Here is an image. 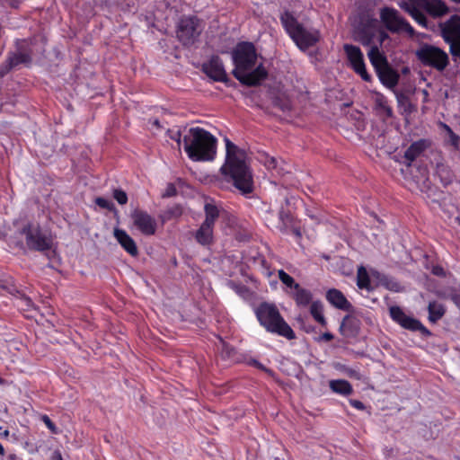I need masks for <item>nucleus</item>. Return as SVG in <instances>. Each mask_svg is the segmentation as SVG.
<instances>
[{
	"mask_svg": "<svg viewBox=\"0 0 460 460\" xmlns=\"http://www.w3.org/2000/svg\"><path fill=\"white\" fill-rule=\"evenodd\" d=\"M441 126L447 134L448 143L451 146H453L456 150H460V137L456 135L447 125L441 124Z\"/></svg>",
	"mask_w": 460,
	"mask_h": 460,
	"instance_id": "c756f323",
	"label": "nucleus"
},
{
	"mask_svg": "<svg viewBox=\"0 0 460 460\" xmlns=\"http://www.w3.org/2000/svg\"><path fill=\"white\" fill-rule=\"evenodd\" d=\"M451 47V52L455 56H460V40L455 42H448Z\"/></svg>",
	"mask_w": 460,
	"mask_h": 460,
	"instance_id": "e433bc0d",
	"label": "nucleus"
},
{
	"mask_svg": "<svg viewBox=\"0 0 460 460\" xmlns=\"http://www.w3.org/2000/svg\"><path fill=\"white\" fill-rule=\"evenodd\" d=\"M28 59L27 58L24 56V55H18V56H15L13 58H12L11 60V64L12 65H17L19 63H23V62H26Z\"/></svg>",
	"mask_w": 460,
	"mask_h": 460,
	"instance_id": "ea45409f",
	"label": "nucleus"
},
{
	"mask_svg": "<svg viewBox=\"0 0 460 460\" xmlns=\"http://www.w3.org/2000/svg\"><path fill=\"white\" fill-rule=\"evenodd\" d=\"M234 65L233 74L237 80L247 85H255L266 77L267 72L259 62L254 46L243 42L232 53Z\"/></svg>",
	"mask_w": 460,
	"mask_h": 460,
	"instance_id": "f257e3e1",
	"label": "nucleus"
},
{
	"mask_svg": "<svg viewBox=\"0 0 460 460\" xmlns=\"http://www.w3.org/2000/svg\"><path fill=\"white\" fill-rule=\"evenodd\" d=\"M205 220L203 224H207L214 227L215 221L219 217L221 208L214 202L208 201L204 206Z\"/></svg>",
	"mask_w": 460,
	"mask_h": 460,
	"instance_id": "4be33fe9",
	"label": "nucleus"
},
{
	"mask_svg": "<svg viewBox=\"0 0 460 460\" xmlns=\"http://www.w3.org/2000/svg\"><path fill=\"white\" fill-rule=\"evenodd\" d=\"M426 145L425 142L420 140L414 142L405 152V158L410 162L415 160L417 156L424 150Z\"/></svg>",
	"mask_w": 460,
	"mask_h": 460,
	"instance_id": "a878e982",
	"label": "nucleus"
},
{
	"mask_svg": "<svg viewBox=\"0 0 460 460\" xmlns=\"http://www.w3.org/2000/svg\"><path fill=\"white\" fill-rule=\"evenodd\" d=\"M0 455L1 456H4V447L2 446V444L0 443Z\"/></svg>",
	"mask_w": 460,
	"mask_h": 460,
	"instance_id": "09e8293b",
	"label": "nucleus"
},
{
	"mask_svg": "<svg viewBox=\"0 0 460 460\" xmlns=\"http://www.w3.org/2000/svg\"><path fill=\"white\" fill-rule=\"evenodd\" d=\"M425 10L433 17H439L448 12L447 6L440 0H422L419 4L418 10Z\"/></svg>",
	"mask_w": 460,
	"mask_h": 460,
	"instance_id": "dca6fc26",
	"label": "nucleus"
},
{
	"mask_svg": "<svg viewBox=\"0 0 460 460\" xmlns=\"http://www.w3.org/2000/svg\"><path fill=\"white\" fill-rule=\"evenodd\" d=\"M361 42L364 46H370L367 57L376 71L389 65L386 57L380 51L378 46L371 45V39H362Z\"/></svg>",
	"mask_w": 460,
	"mask_h": 460,
	"instance_id": "4468645a",
	"label": "nucleus"
},
{
	"mask_svg": "<svg viewBox=\"0 0 460 460\" xmlns=\"http://www.w3.org/2000/svg\"><path fill=\"white\" fill-rule=\"evenodd\" d=\"M390 316L404 329L426 332V328L418 320L407 315L399 306L390 307Z\"/></svg>",
	"mask_w": 460,
	"mask_h": 460,
	"instance_id": "f8f14e48",
	"label": "nucleus"
},
{
	"mask_svg": "<svg viewBox=\"0 0 460 460\" xmlns=\"http://www.w3.org/2000/svg\"><path fill=\"white\" fill-rule=\"evenodd\" d=\"M433 273L436 274V275H443L444 274V270L440 267H434L433 268Z\"/></svg>",
	"mask_w": 460,
	"mask_h": 460,
	"instance_id": "49530a36",
	"label": "nucleus"
},
{
	"mask_svg": "<svg viewBox=\"0 0 460 460\" xmlns=\"http://www.w3.org/2000/svg\"><path fill=\"white\" fill-rule=\"evenodd\" d=\"M344 51L352 69L360 75L364 81L368 82L370 75L367 72L364 56L360 49L357 46L346 44L344 45Z\"/></svg>",
	"mask_w": 460,
	"mask_h": 460,
	"instance_id": "9b49d317",
	"label": "nucleus"
},
{
	"mask_svg": "<svg viewBox=\"0 0 460 460\" xmlns=\"http://www.w3.org/2000/svg\"><path fill=\"white\" fill-rule=\"evenodd\" d=\"M329 386L333 393L341 395H349L353 391L351 385L343 379L331 380Z\"/></svg>",
	"mask_w": 460,
	"mask_h": 460,
	"instance_id": "b1692460",
	"label": "nucleus"
},
{
	"mask_svg": "<svg viewBox=\"0 0 460 460\" xmlns=\"http://www.w3.org/2000/svg\"><path fill=\"white\" fill-rule=\"evenodd\" d=\"M183 148L188 157L195 162L214 160L217 154V138L204 128H184Z\"/></svg>",
	"mask_w": 460,
	"mask_h": 460,
	"instance_id": "7ed1b4c3",
	"label": "nucleus"
},
{
	"mask_svg": "<svg viewBox=\"0 0 460 460\" xmlns=\"http://www.w3.org/2000/svg\"><path fill=\"white\" fill-rule=\"evenodd\" d=\"M442 35L447 42H455L460 40V16L453 15L441 26Z\"/></svg>",
	"mask_w": 460,
	"mask_h": 460,
	"instance_id": "ddd939ff",
	"label": "nucleus"
},
{
	"mask_svg": "<svg viewBox=\"0 0 460 460\" xmlns=\"http://www.w3.org/2000/svg\"><path fill=\"white\" fill-rule=\"evenodd\" d=\"M114 199L118 201L119 204L124 205L128 201V196L125 191L121 190H115L113 193Z\"/></svg>",
	"mask_w": 460,
	"mask_h": 460,
	"instance_id": "f704fd0d",
	"label": "nucleus"
},
{
	"mask_svg": "<svg viewBox=\"0 0 460 460\" xmlns=\"http://www.w3.org/2000/svg\"><path fill=\"white\" fill-rule=\"evenodd\" d=\"M375 102L376 103V105L382 110L384 111V112L387 115V116H392V110L391 108L388 106L387 104V101L385 99V97L381 94V93H376L375 95Z\"/></svg>",
	"mask_w": 460,
	"mask_h": 460,
	"instance_id": "7c9ffc66",
	"label": "nucleus"
},
{
	"mask_svg": "<svg viewBox=\"0 0 460 460\" xmlns=\"http://www.w3.org/2000/svg\"><path fill=\"white\" fill-rule=\"evenodd\" d=\"M24 305L28 307L31 306L32 305V302L31 300L27 297V296H22L21 299H20V302H19V305Z\"/></svg>",
	"mask_w": 460,
	"mask_h": 460,
	"instance_id": "37998d69",
	"label": "nucleus"
},
{
	"mask_svg": "<svg viewBox=\"0 0 460 460\" xmlns=\"http://www.w3.org/2000/svg\"><path fill=\"white\" fill-rule=\"evenodd\" d=\"M225 142L226 157L221 172L233 181L234 187L243 194H250L253 190V180L247 164V155L228 138H225Z\"/></svg>",
	"mask_w": 460,
	"mask_h": 460,
	"instance_id": "f03ea898",
	"label": "nucleus"
},
{
	"mask_svg": "<svg viewBox=\"0 0 460 460\" xmlns=\"http://www.w3.org/2000/svg\"><path fill=\"white\" fill-rule=\"evenodd\" d=\"M8 434H9V431H8V430H5V431L4 432V435L5 437H6V436H8Z\"/></svg>",
	"mask_w": 460,
	"mask_h": 460,
	"instance_id": "3c124183",
	"label": "nucleus"
},
{
	"mask_svg": "<svg viewBox=\"0 0 460 460\" xmlns=\"http://www.w3.org/2000/svg\"><path fill=\"white\" fill-rule=\"evenodd\" d=\"M95 201L98 206L103 208L110 209L112 207V203L104 198H97Z\"/></svg>",
	"mask_w": 460,
	"mask_h": 460,
	"instance_id": "c9c22d12",
	"label": "nucleus"
},
{
	"mask_svg": "<svg viewBox=\"0 0 460 460\" xmlns=\"http://www.w3.org/2000/svg\"><path fill=\"white\" fill-rule=\"evenodd\" d=\"M322 338L325 341H331V340H332L333 336L330 332H325L323 334Z\"/></svg>",
	"mask_w": 460,
	"mask_h": 460,
	"instance_id": "de8ad7c7",
	"label": "nucleus"
},
{
	"mask_svg": "<svg viewBox=\"0 0 460 460\" xmlns=\"http://www.w3.org/2000/svg\"><path fill=\"white\" fill-rule=\"evenodd\" d=\"M327 300L335 307L346 309L349 303L343 294L337 289H330L326 295Z\"/></svg>",
	"mask_w": 460,
	"mask_h": 460,
	"instance_id": "5701e85b",
	"label": "nucleus"
},
{
	"mask_svg": "<svg viewBox=\"0 0 460 460\" xmlns=\"http://www.w3.org/2000/svg\"><path fill=\"white\" fill-rule=\"evenodd\" d=\"M42 420L53 433H57L56 426L47 415L42 416Z\"/></svg>",
	"mask_w": 460,
	"mask_h": 460,
	"instance_id": "4c0bfd02",
	"label": "nucleus"
},
{
	"mask_svg": "<svg viewBox=\"0 0 460 460\" xmlns=\"http://www.w3.org/2000/svg\"><path fill=\"white\" fill-rule=\"evenodd\" d=\"M293 296L298 305H307L311 302V293L304 288H300L299 285H295Z\"/></svg>",
	"mask_w": 460,
	"mask_h": 460,
	"instance_id": "393cba45",
	"label": "nucleus"
},
{
	"mask_svg": "<svg viewBox=\"0 0 460 460\" xmlns=\"http://www.w3.org/2000/svg\"><path fill=\"white\" fill-rule=\"evenodd\" d=\"M381 83L387 88H394L399 81V75L389 65L376 71Z\"/></svg>",
	"mask_w": 460,
	"mask_h": 460,
	"instance_id": "6ab92c4d",
	"label": "nucleus"
},
{
	"mask_svg": "<svg viewBox=\"0 0 460 460\" xmlns=\"http://www.w3.org/2000/svg\"><path fill=\"white\" fill-rule=\"evenodd\" d=\"M377 38L378 42L381 45L388 38V35L385 31L379 30L377 32Z\"/></svg>",
	"mask_w": 460,
	"mask_h": 460,
	"instance_id": "a19ab883",
	"label": "nucleus"
},
{
	"mask_svg": "<svg viewBox=\"0 0 460 460\" xmlns=\"http://www.w3.org/2000/svg\"><path fill=\"white\" fill-rule=\"evenodd\" d=\"M22 234L25 236L28 247L39 251H44L50 247L51 239L42 234L37 226H28L22 229Z\"/></svg>",
	"mask_w": 460,
	"mask_h": 460,
	"instance_id": "1a4fd4ad",
	"label": "nucleus"
},
{
	"mask_svg": "<svg viewBox=\"0 0 460 460\" xmlns=\"http://www.w3.org/2000/svg\"><path fill=\"white\" fill-rule=\"evenodd\" d=\"M49 460H63L61 453L58 450L54 451Z\"/></svg>",
	"mask_w": 460,
	"mask_h": 460,
	"instance_id": "a18cd8bd",
	"label": "nucleus"
},
{
	"mask_svg": "<svg viewBox=\"0 0 460 460\" xmlns=\"http://www.w3.org/2000/svg\"><path fill=\"white\" fill-rule=\"evenodd\" d=\"M380 19L385 28L392 32H404L409 36L414 33L413 28L393 8H383L380 12Z\"/></svg>",
	"mask_w": 460,
	"mask_h": 460,
	"instance_id": "0eeeda50",
	"label": "nucleus"
},
{
	"mask_svg": "<svg viewBox=\"0 0 460 460\" xmlns=\"http://www.w3.org/2000/svg\"><path fill=\"white\" fill-rule=\"evenodd\" d=\"M184 132L182 133L179 127H173L167 130L168 137L173 140L178 147L181 146V136L183 137Z\"/></svg>",
	"mask_w": 460,
	"mask_h": 460,
	"instance_id": "2f4dec72",
	"label": "nucleus"
},
{
	"mask_svg": "<svg viewBox=\"0 0 460 460\" xmlns=\"http://www.w3.org/2000/svg\"><path fill=\"white\" fill-rule=\"evenodd\" d=\"M278 273L281 282L288 288L295 289V285H298L297 283L295 282L294 279L290 275L286 273L283 270H279Z\"/></svg>",
	"mask_w": 460,
	"mask_h": 460,
	"instance_id": "473e14b6",
	"label": "nucleus"
},
{
	"mask_svg": "<svg viewBox=\"0 0 460 460\" xmlns=\"http://www.w3.org/2000/svg\"><path fill=\"white\" fill-rule=\"evenodd\" d=\"M199 32V22L194 17H184L178 24L177 37L184 45L193 43Z\"/></svg>",
	"mask_w": 460,
	"mask_h": 460,
	"instance_id": "9d476101",
	"label": "nucleus"
},
{
	"mask_svg": "<svg viewBox=\"0 0 460 460\" xmlns=\"http://www.w3.org/2000/svg\"><path fill=\"white\" fill-rule=\"evenodd\" d=\"M132 227L144 235H153L156 232L157 222L154 217L143 210H135L131 214Z\"/></svg>",
	"mask_w": 460,
	"mask_h": 460,
	"instance_id": "6e6552de",
	"label": "nucleus"
},
{
	"mask_svg": "<svg viewBox=\"0 0 460 460\" xmlns=\"http://www.w3.org/2000/svg\"><path fill=\"white\" fill-rule=\"evenodd\" d=\"M422 0H408L399 3L401 8L408 12L411 16L422 27H427V20L424 14L418 10V6Z\"/></svg>",
	"mask_w": 460,
	"mask_h": 460,
	"instance_id": "f3484780",
	"label": "nucleus"
},
{
	"mask_svg": "<svg viewBox=\"0 0 460 460\" xmlns=\"http://www.w3.org/2000/svg\"><path fill=\"white\" fill-rule=\"evenodd\" d=\"M280 20L287 33L299 49L305 51L319 41V31L304 26L289 12L282 13Z\"/></svg>",
	"mask_w": 460,
	"mask_h": 460,
	"instance_id": "20e7f679",
	"label": "nucleus"
},
{
	"mask_svg": "<svg viewBox=\"0 0 460 460\" xmlns=\"http://www.w3.org/2000/svg\"><path fill=\"white\" fill-rule=\"evenodd\" d=\"M310 312L313 317L321 324L325 323V320L323 314V305L320 302H313L310 306Z\"/></svg>",
	"mask_w": 460,
	"mask_h": 460,
	"instance_id": "cd10ccee",
	"label": "nucleus"
},
{
	"mask_svg": "<svg viewBox=\"0 0 460 460\" xmlns=\"http://www.w3.org/2000/svg\"><path fill=\"white\" fill-rule=\"evenodd\" d=\"M114 237L130 255L136 256L137 254L138 251L135 241L125 230L115 228Z\"/></svg>",
	"mask_w": 460,
	"mask_h": 460,
	"instance_id": "a211bd4d",
	"label": "nucleus"
},
{
	"mask_svg": "<svg viewBox=\"0 0 460 460\" xmlns=\"http://www.w3.org/2000/svg\"><path fill=\"white\" fill-rule=\"evenodd\" d=\"M279 219L284 225H286L289 222V216L287 213H285L284 211H280L279 212Z\"/></svg>",
	"mask_w": 460,
	"mask_h": 460,
	"instance_id": "c03bdc74",
	"label": "nucleus"
},
{
	"mask_svg": "<svg viewBox=\"0 0 460 460\" xmlns=\"http://www.w3.org/2000/svg\"><path fill=\"white\" fill-rule=\"evenodd\" d=\"M264 164L268 170H276L277 173H281V170L278 169V161L274 157L266 156Z\"/></svg>",
	"mask_w": 460,
	"mask_h": 460,
	"instance_id": "72a5a7b5",
	"label": "nucleus"
},
{
	"mask_svg": "<svg viewBox=\"0 0 460 460\" xmlns=\"http://www.w3.org/2000/svg\"><path fill=\"white\" fill-rule=\"evenodd\" d=\"M429 320L433 323L440 319L445 314V308L441 304L432 302L429 305Z\"/></svg>",
	"mask_w": 460,
	"mask_h": 460,
	"instance_id": "bb28decb",
	"label": "nucleus"
},
{
	"mask_svg": "<svg viewBox=\"0 0 460 460\" xmlns=\"http://www.w3.org/2000/svg\"><path fill=\"white\" fill-rule=\"evenodd\" d=\"M451 299L460 311V288L451 296Z\"/></svg>",
	"mask_w": 460,
	"mask_h": 460,
	"instance_id": "58836bf2",
	"label": "nucleus"
},
{
	"mask_svg": "<svg viewBox=\"0 0 460 460\" xmlns=\"http://www.w3.org/2000/svg\"><path fill=\"white\" fill-rule=\"evenodd\" d=\"M376 277L379 279L380 274L376 271H372L369 275L364 267H359L358 270V287L361 289L370 290L374 288L372 284V278Z\"/></svg>",
	"mask_w": 460,
	"mask_h": 460,
	"instance_id": "aec40b11",
	"label": "nucleus"
},
{
	"mask_svg": "<svg viewBox=\"0 0 460 460\" xmlns=\"http://www.w3.org/2000/svg\"><path fill=\"white\" fill-rule=\"evenodd\" d=\"M213 226L201 224L195 234L196 241L201 245H209L213 242Z\"/></svg>",
	"mask_w": 460,
	"mask_h": 460,
	"instance_id": "412c9836",
	"label": "nucleus"
},
{
	"mask_svg": "<svg viewBox=\"0 0 460 460\" xmlns=\"http://www.w3.org/2000/svg\"><path fill=\"white\" fill-rule=\"evenodd\" d=\"M350 404L355 408V409H358V410H364L365 406L363 404V402H361L360 401H358V400H350Z\"/></svg>",
	"mask_w": 460,
	"mask_h": 460,
	"instance_id": "79ce46f5",
	"label": "nucleus"
},
{
	"mask_svg": "<svg viewBox=\"0 0 460 460\" xmlns=\"http://www.w3.org/2000/svg\"><path fill=\"white\" fill-rule=\"evenodd\" d=\"M260 323L268 331L288 340L295 338L291 327L284 321L274 305L263 303L255 309Z\"/></svg>",
	"mask_w": 460,
	"mask_h": 460,
	"instance_id": "39448f33",
	"label": "nucleus"
},
{
	"mask_svg": "<svg viewBox=\"0 0 460 460\" xmlns=\"http://www.w3.org/2000/svg\"><path fill=\"white\" fill-rule=\"evenodd\" d=\"M154 125H155L157 128H159V127H160V125H159V121H158L157 119H155V120L154 121Z\"/></svg>",
	"mask_w": 460,
	"mask_h": 460,
	"instance_id": "8fccbe9b",
	"label": "nucleus"
},
{
	"mask_svg": "<svg viewBox=\"0 0 460 460\" xmlns=\"http://www.w3.org/2000/svg\"><path fill=\"white\" fill-rule=\"evenodd\" d=\"M417 58L424 64L438 70L444 69L448 61L447 55L440 49L432 45H422L416 50Z\"/></svg>",
	"mask_w": 460,
	"mask_h": 460,
	"instance_id": "423d86ee",
	"label": "nucleus"
},
{
	"mask_svg": "<svg viewBox=\"0 0 460 460\" xmlns=\"http://www.w3.org/2000/svg\"><path fill=\"white\" fill-rule=\"evenodd\" d=\"M378 280H379L380 284L384 285L389 290H392L394 292H399L402 290V287L398 282H396L395 280L389 279L385 276L380 275Z\"/></svg>",
	"mask_w": 460,
	"mask_h": 460,
	"instance_id": "c85d7f7f",
	"label": "nucleus"
},
{
	"mask_svg": "<svg viewBox=\"0 0 460 460\" xmlns=\"http://www.w3.org/2000/svg\"><path fill=\"white\" fill-rule=\"evenodd\" d=\"M203 70L207 75L215 81L224 82L226 79V73L218 58H212L208 63L204 64Z\"/></svg>",
	"mask_w": 460,
	"mask_h": 460,
	"instance_id": "2eb2a0df",
	"label": "nucleus"
}]
</instances>
